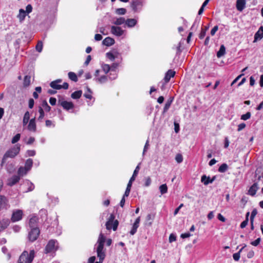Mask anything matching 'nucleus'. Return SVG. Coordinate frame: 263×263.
<instances>
[{
    "label": "nucleus",
    "mask_w": 263,
    "mask_h": 263,
    "mask_svg": "<svg viewBox=\"0 0 263 263\" xmlns=\"http://www.w3.org/2000/svg\"><path fill=\"white\" fill-rule=\"evenodd\" d=\"M118 224L119 222L117 220H115V221H113L112 223V227H111V228H112L114 231H116L117 229Z\"/></svg>",
    "instance_id": "6e6d98bb"
},
{
    "label": "nucleus",
    "mask_w": 263,
    "mask_h": 263,
    "mask_svg": "<svg viewBox=\"0 0 263 263\" xmlns=\"http://www.w3.org/2000/svg\"><path fill=\"white\" fill-rule=\"evenodd\" d=\"M159 190L162 195L164 194L167 192V186L166 184H163L159 186Z\"/></svg>",
    "instance_id": "58836bf2"
},
{
    "label": "nucleus",
    "mask_w": 263,
    "mask_h": 263,
    "mask_svg": "<svg viewBox=\"0 0 263 263\" xmlns=\"http://www.w3.org/2000/svg\"><path fill=\"white\" fill-rule=\"evenodd\" d=\"M176 239V236L173 234H171L170 236H169V241L170 242H172L174 241H175Z\"/></svg>",
    "instance_id": "0e129e2a"
},
{
    "label": "nucleus",
    "mask_w": 263,
    "mask_h": 263,
    "mask_svg": "<svg viewBox=\"0 0 263 263\" xmlns=\"http://www.w3.org/2000/svg\"><path fill=\"white\" fill-rule=\"evenodd\" d=\"M200 21V17L197 16L193 25L191 27V29L192 30H196L198 27L199 23Z\"/></svg>",
    "instance_id": "bb28decb"
},
{
    "label": "nucleus",
    "mask_w": 263,
    "mask_h": 263,
    "mask_svg": "<svg viewBox=\"0 0 263 263\" xmlns=\"http://www.w3.org/2000/svg\"><path fill=\"white\" fill-rule=\"evenodd\" d=\"M257 210L256 209H254L251 212V216H250V222L254 221V219L255 217L256 216V215H257Z\"/></svg>",
    "instance_id": "09e8293b"
},
{
    "label": "nucleus",
    "mask_w": 263,
    "mask_h": 263,
    "mask_svg": "<svg viewBox=\"0 0 263 263\" xmlns=\"http://www.w3.org/2000/svg\"><path fill=\"white\" fill-rule=\"evenodd\" d=\"M257 190V183H254L249 189L248 191V193L249 195L251 196H254L255 195L256 191Z\"/></svg>",
    "instance_id": "b1692460"
},
{
    "label": "nucleus",
    "mask_w": 263,
    "mask_h": 263,
    "mask_svg": "<svg viewBox=\"0 0 263 263\" xmlns=\"http://www.w3.org/2000/svg\"><path fill=\"white\" fill-rule=\"evenodd\" d=\"M20 138H21V135L20 134H17L12 139L11 143L12 144H14V143H16L18 141H19V140L20 139Z\"/></svg>",
    "instance_id": "3c124183"
},
{
    "label": "nucleus",
    "mask_w": 263,
    "mask_h": 263,
    "mask_svg": "<svg viewBox=\"0 0 263 263\" xmlns=\"http://www.w3.org/2000/svg\"><path fill=\"white\" fill-rule=\"evenodd\" d=\"M105 240V236L103 233H101L96 244V246H97L96 251L97 253V256L99 258V261H97L95 263H102L105 257V250L104 249Z\"/></svg>",
    "instance_id": "f257e3e1"
},
{
    "label": "nucleus",
    "mask_w": 263,
    "mask_h": 263,
    "mask_svg": "<svg viewBox=\"0 0 263 263\" xmlns=\"http://www.w3.org/2000/svg\"><path fill=\"white\" fill-rule=\"evenodd\" d=\"M260 240H261V239L260 238H258L255 240H254L253 241H252L251 242V244L252 246H258L259 244V243L260 242Z\"/></svg>",
    "instance_id": "bf43d9fd"
},
{
    "label": "nucleus",
    "mask_w": 263,
    "mask_h": 263,
    "mask_svg": "<svg viewBox=\"0 0 263 263\" xmlns=\"http://www.w3.org/2000/svg\"><path fill=\"white\" fill-rule=\"evenodd\" d=\"M28 129L30 131L35 132L36 129V124H35V118L31 119L29 122L28 125Z\"/></svg>",
    "instance_id": "f3484780"
},
{
    "label": "nucleus",
    "mask_w": 263,
    "mask_h": 263,
    "mask_svg": "<svg viewBox=\"0 0 263 263\" xmlns=\"http://www.w3.org/2000/svg\"><path fill=\"white\" fill-rule=\"evenodd\" d=\"M124 31L120 27L115 26H112L111 27V33L116 36H120L122 35L124 33Z\"/></svg>",
    "instance_id": "9d476101"
},
{
    "label": "nucleus",
    "mask_w": 263,
    "mask_h": 263,
    "mask_svg": "<svg viewBox=\"0 0 263 263\" xmlns=\"http://www.w3.org/2000/svg\"><path fill=\"white\" fill-rule=\"evenodd\" d=\"M102 68L105 73H107L110 70V67L108 64H103L102 65Z\"/></svg>",
    "instance_id": "a18cd8bd"
},
{
    "label": "nucleus",
    "mask_w": 263,
    "mask_h": 263,
    "mask_svg": "<svg viewBox=\"0 0 263 263\" xmlns=\"http://www.w3.org/2000/svg\"><path fill=\"white\" fill-rule=\"evenodd\" d=\"M206 34L205 30L203 29V28L201 29V32L199 34V37L200 39H202L204 37Z\"/></svg>",
    "instance_id": "052dcab7"
},
{
    "label": "nucleus",
    "mask_w": 263,
    "mask_h": 263,
    "mask_svg": "<svg viewBox=\"0 0 263 263\" xmlns=\"http://www.w3.org/2000/svg\"><path fill=\"white\" fill-rule=\"evenodd\" d=\"M33 165V160L32 159H28L26 160L25 164L24 167L26 168L28 171H30Z\"/></svg>",
    "instance_id": "a878e982"
},
{
    "label": "nucleus",
    "mask_w": 263,
    "mask_h": 263,
    "mask_svg": "<svg viewBox=\"0 0 263 263\" xmlns=\"http://www.w3.org/2000/svg\"><path fill=\"white\" fill-rule=\"evenodd\" d=\"M39 112L40 116L37 118V120L40 122H42L45 116V113L43 108L41 106L39 107Z\"/></svg>",
    "instance_id": "473e14b6"
},
{
    "label": "nucleus",
    "mask_w": 263,
    "mask_h": 263,
    "mask_svg": "<svg viewBox=\"0 0 263 263\" xmlns=\"http://www.w3.org/2000/svg\"><path fill=\"white\" fill-rule=\"evenodd\" d=\"M111 69L110 70L111 71H115L117 68L118 67V64L117 63H113L111 66H110Z\"/></svg>",
    "instance_id": "69168bd1"
},
{
    "label": "nucleus",
    "mask_w": 263,
    "mask_h": 263,
    "mask_svg": "<svg viewBox=\"0 0 263 263\" xmlns=\"http://www.w3.org/2000/svg\"><path fill=\"white\" fill-rule=\"evenodd\" d=\"M200 21V17L197 16L193 25L191 27V29L192 30H196L198 27L199 23Z\"/></svg>",
    "instance_id": "cd10ccee"
},
{
    "label": "nucleus",
    "mask_w": 263,
    "mask_h": 263,
    "mask_svg": "<svg viewBox=\"0 0 263 263\" xmlns=\"http://www.w3.org/2000/svg\"><path fill=\"white\" fill-rule=\"evenodd\" d=\"M40 234L39 228L30 229L28 232V238L31 242L36 240Z\"/></svg>",
    "instance_id": "20e7f679"
},
{
    "label": "nucleus",
    "mask_w": 263,
    "mask_h": 263,
    "mask_svg": "<svg viewBox=\"0 0 263 263\" xmlns=\"http://www.w3.org/2000/svg\"><path fill=\"white\" fill-rule=\"evenodd\" d=\"M57 99L55 98L51 97L49 99V103L51 105H55Z\"/></svg>",
    "instance_id": "774afa93"
},
{
    "label": "nucleus",
    "mask_w": 263,
    "mask_h": 263,
    "mask_svg": "<svg viewBox=\"0 0 263 263\" xmlns=\"http://www.w3.org/2000/svg\"><path fill=\"white\" fill-rule=\"evenodd\" d=\"M38 218L36 216L31 217L29 221V226L30 229L39 228L37 227Z\"/></svg>",
    "instance_id": "f8f14e48"
},
{
    "label": "nucleus",
    "mask_w": 263,
    "mask_h": 263,
    "mask_svg": "<svg viewBox=\"0 0 263 263\" xmlns=\"http://www.w3.org/2000/svg\"><path fill=\"white\" fill-rule=\"evenodd\" d=\"M23 211L21 210H17L12 213L11 220L12 222H16L22 219Z\"/></svg>",
    "instance_id": "1a4fd4ad"
},
{
    "label": "nucleus",
    "mask_w": 263,
    "mask_h": 263,
    "mask_svg": "<svg viewBox=\"0 0 263 263\" xmlns=\"http://www.w3.org/2000/svg\"><path fill=\"white\" fill-rule=\"evenodd\" d=\"M228 169V165L226 163L222 164L218 168V172L220 173H224Z\"/></svg>",
    "instance_id": "4c0bfd02"
},
{
    "label": "nucleus",
    "mask_w": 263,
    "mask_h": 263,
    "mask_svg": "<svg viewBox=\"0 0 263 263\" xmlns=\"http://www.w3.org/2000/svg\"><path fill=\"white\" fill-rule=\"evenodd\" d=\"M263 37V26H261L254 35V42L260 40Z\"/></svg>",
    "instance_id": "dca6fc26"
},
{
    "label": "nucleus",
    "mask_w": 263,
    "mask_h": 263,
    "mask_svg": "<svg viewBox=\"0 0 263 263\" xmlns=\"http://www.w3.org/2000/svg\"><path fill=\"white\" fill-rule=\"evenodd\" d=\"M175 73L176 72L175 71L172 69L168 70L165 73V77L164 78V80L165 82L168 83L170 81L171 78L174 77Z\"/></svg>",
    "instance_id": "2eb2a0df"
},
{
    "label": "nucleus",
    "mask_w": 263,
    "mask_h": 263,
    "mask_svg": "<svg viewBox=\"0 0 263 263\" xmlns=\"http://www.w3.org/2000/svg\"><path fill=\"white\" fill-rule=\"evenodd\" d=\"M125 19L123 17H120L119 18H117L113 22V24L116 25H121L125 23Z\"/></svg>",
    "instance_id": "7c9ffc66"
},
{
    "label": "nucleus",
    "mask_w": 263,
    "mask_h": 263,
    "mask_svg": "<svg viewBox=\"0 0 263 263\" xmlns=\"http://www.w3.org/2000/svg\"><path fill=\"white\" fill-rule=\"evenodd\" d=\"M10 224V220L8 218H3L0 220V232L5 230Z\"/></svg>",
    "instance_id": "ddd939ff"
},
{
    "label": "nucleus",
    "mask_w": 263,
    "mask_h": 263,
    "mask_svg": "<svg viewBox=\"0 0 263 263\" xmlns=\"http://www.w3.org/2000/svg\"><path fill=\"white\" fill-rule=\"evenodd\" d=\"M218 26H215L211 30V34L212 35H215L216 32L218 30Z\"/></svg>",
    "instance_id": "338daca9"
},
{
    "label": "nucleus",
    "mask_w": 263,
    "mask_h": 263,
    "mask_svg": "<svg viewBox=\"0 0 263 263\" xmlns=\"http://www.w3.org/2000/svg\"><path fill=\"white\" fill-rule=\"evenodd\" d=\"M32 11V7L31 5L28 4L26 7V10L25 12L27 13V14H29L31 13Z\"/></svg>",
    "instance_id": "4d7b16f0"
},
{
    "label": "nucleus",
    "mask_w": 263,
    "mask_h": 263,
    "mask_svg": "<svg viewBox=\"0 0 263 263\" xmlns=\"http://www.w3.org/2000/svg\"><path fill=\"white\" fill-rule=\"evenodd\" d=\"M58 102L66 110L72 109L74 107V105L71 102L64 101L62 99H59Z\"/></svg>",
    "instance_id": "6e6552de"
},
{
    "label": "nucleus",
    "mask_w": 263,
    "mask_h": 263,
    "mask_svg": "<svg viewBox=\"0 0 263 263\" xmlns=\"http://www.w3.org/2000/svg\"><path fill=\"white\" fill-rule=\"evenodd\" d=\"M175 160L178 163H181L183 161V157L182 155L180 154H177L175 157Z\"/></svg>",
    "instance_id": "864d4df0"
},
{
    "label": "nucleus",
    "mask_w": 263,
    "mask_h": 263,
    "mask_svg": "<svg viewBox=\"0 0 263 263\" xmlns=\"http://www.w3.org/2000/svg\"><path fill=\"white\" fill-rule=\"evenodd\" d=\"M126 25L129 28L134 27L137 23V21L135 18H128L125 20Z\"/></svg>",
    "instance_id": "4be33fe9"
},
{
    "label": "nucleus",
    "mask_w": 263,
    "mask_h": 263,
    "mask_svg": "<svg viewBox=\"0 0 263 263\" xmlns=\"http://www.w3.org/2000/svg\"><path fill=\"white\" fill-rule=\"evenodd\" d=\"M95 80L96 82H97L100 84H102V83H104L107 81L108 77H107V76L104 75V76H102L101 77H100L99 78H95Z\"/></svg>",
    "instance_id": "c756f323"
},
{
    "label": "nucleus",
    "mask_w": 263,
    "mask_h": 263,
    "mask_svg": "<svg viewBox=\"0 0 263 263\" xmlns=\"http://www.w3.org/2000/svg\"><path fill=\"white\" fill-rule=\"evenodd\" d=\"M115 216L113 214H110L109 218L106 223V228L109 230L111 229L112 223L115 221Z\"/></svg>",
    "instance_id": "412c9836"
},
{
    "label": "nucleus",
    "mask_w": 263,
    "mask_h": 263,
    "mask_svg": "<svg viewBox=\"0 0 263 263\" xmlns=\"http://www.w3.org/2000/svg\"><path fill=\"white\" fill-rule=\"evenodd\" d=\"M226 53V48L223 45H221L220 47L219 51L217 52V57L220 58Z\"/></svg>",
    "instance_id": "c85d7f7f"
},
{
    "label": "nucleus",
    "mask_w": 263,
    "mask_h": 263,
    "mask_svg": "<svg viewBox=\"0 0 263 263\" xmlns=\"http://www.w3.org/2000/svg\"><path fill=\"white\" fill-rule=\"evenodd\" d=\"M35 256L34 250H31L29 253L24 251L20 255L17 263H31Z\"/></svg>",
    "instance_id": "7ed1b4c3"
},
{
    "label": "nucleus",
    "mask_w": 263,
    "mask_h": 263,
    "mask_svg": "<svg viewBox=\"0 0 263 263\" xmlns=\"http://www.w3.org/2000/svg\"><path fill=\"white\" fill-rule=\"evenodd\" d=\"M34 104V100L32 98L30 99L29 100V104H28L29 108H31V109L33 107Z\"/></svg>",
    "instance_id": "680f3d73"
},
{
    "label": "nucleus",
    "mask_w": 263,
    "mask_h": 263,
    "mask_svg": "<svg viewBox=\"0 0 263 263\" xmlns=\"http://www.w3.org/2000/svg\"><path fill=\"white\" fill-rule=\"evenodd\" d=\"M246 0H237L236 7L239 11H242L246 7Z\"/></svg>",
    "instance_id": "4468645a"
},
{
    "label": "nucleus",
    "mask_w": 263,
    "mask_h": 263,
    "mask_svg": "<svg viewBox=\"0 0 263 263\" xmlns=\"http://www.w3.org/2000/svg\"><path fill=\"white\" fill-rule=\"evenodd\" d=\"M43 46V44L42 41H39L36 46H35V49H36V51H38L39 52H41L42 51Z\"/></svg>",
    "instance_id": "79ce46f5"
},
{
    "label": "nucleus",
    "mask_w": 263,
    "mask_h": 263,
    "mask_svg": "<svg viewBox=\"0 0 263 263\" xmlns=\"http://www.w3.org/2000/svg\"><path fill=\"white\" fill-rule=\"evenodd\" d=\"M131 187L132 185L127 184L125 192L124 193V194L123 195L124 197H128L129 196L130 192Z\"/></svg>",
    "instance_id": "49530a36"
},
{
    "label": "nucleus",
    "mask_w": 263,
    "mask_h": 263,
    "mask_svg": "<svg viewBox=\"0 0 263 263\" xmlns=\"http://www.w3.org/2000/svg\"><path fill=\"white\" fill-rule=\"evenodd\" d=\"M20 177L18 175H13L12 177L9 178L7 180V184L8 186H12L16 184L20 180Z\"/></svg>",
    "instance_id": "9b49d317"
},
{
    "label": "nucleus",
    "mask_w": 263,
    "mask_h": 263,
    "mask_svg": "<svg viewBox=\"0 0 263 263\" xmlns=\"http://www.w3.org/2000/svg\"><path fill=\"white\" fill-rule=\"evenodd\" d=\"M116 12L117 14L119 15H124L126 12V10L125 8H118L116 10Z\"/></svg>",
    "instance_id": "de8ad7c7"
},
{
    "label": "nucleus",
    "mask_w": 263,
    "mask_h": 263,
    "mask_svg": "<svg viewBox=\"0 0 263 263\" xmlns=\"http://www.w3.org/2000/svg\"><path fill=\"white\" fill-rule=\"evenodd\" d=\"M115 40L110 37H107L102 41L103 45L106 46H110L114 44Z\"/></svg>",
    "instance_id": "aec40b11"
},
{
    "label": "nucleus",
    "mask_w": 263,
    "mask_h": 263,
    "mask_svg": "<svg viewBox=\"0 0 263 263\" xmlns=\"http://www.w3.org/2000/svg\"><path fill=\"white\" fill-rule=\"evenodd\" d=\"M155 215L152 214H148L146 217V220L148 222V224L149 226H151L153 222V221L154 219Z\"/></svg>",
    "instance_id": "e433bc0d"
},
{
    "label": "nucleus",
    "mask_w": 263,
    "mask_h": 263,
    "mask_svg": "<svg viewBox=\"0 0 263 263\" xmlns=\"http://www.w3.org/2000/svg\"><path fill=\"white\" fill-rule=\"evenodd\" d=\"M201 181L205 185H207L211 183V178L209 176H206L205 175L202 176Z\"/></svg>",
    "instance_id": "393cba45"
},
{
    "label": "nucleus",
    "mask_w": 263,
    "mask_h": 263,
    "mask_svg": "<svg viewBox=\"0 0 263 263\" xmlns=\"http://www.w3.org/2000/svg\"><path fill=\"white\" fill-rule=\"evenodd\" d=\"M143 3L140 1H134L131 3V7L135 12H140L142 8Z\"/></svg>",
    "instance_id": "0eeeda50"
},
{
    "label": "nucleus",
    "mask_w": 263,
    "mask_h": 263,
    "mask_svg": "<svg viewBox=\"0 0 263 263\" xmlns=\"http://www.w3.org/2000/svg\"><path fill=\"white\" fill-rule=\"evenodd\" d=\"M57 243V241L54 240H50L48 242L47 245H46L44 252L45 253H49L52 252L53 251L57 250L55 244Z\"/></svg>",
    "instance_id": "39448f33"
},
{
    "label": "nucleus",
    "mask_w": 263,
    "mask_h": 263,
    "mask_svg": "<svg viewBox=\"0 0 263 263\" xmlns=\"http://www.w3.org/2000/svg\"><path fill=\"white\" fill-rule=\"evenodd\" d=\"M26 15H27V13L25 12V11L24 9H20L19 10V13L17 15V17L18 19L19 22L20 23H22L24 21V20L26 16Z\"/></svg>",
    "instance_id": "a211bd4d"
},
{
    "label": "nucleus",
    "mask_w": 263,
    "mask_h": 263,
    "mask_svg": "<svg viewBox=\"0 0 263 263\" xmlns=\"http://www.w3.org/2000/svg\"><path fill=\"white\" fill-rule=\"evenodd\" d=\"M9 206L7 197L4 195H0V211L7 210Z\"/></svg>",
    "instance_id": "423d86ee"
},
{
    "label": "nucleus",
    "mask_w": 263,
    "mask_h": 263,
    "mask_svg": "<svg viewBox=\"0 0 263 263\" xmlns=\"http://www.w3.org/2000/svg\"><path fill=\"white\" fill-rule=\"evenodd\" d=\"M50 86L51 87L54 89H62L61 85L58 84V83H56L55 82L52 81L50 83Z\"/></svg>",
    "instance_id": "ea45409f"
},
{
    "label": "nucleus",
    "mask_w": 263,
    "mask_h": 263,
    "mask_svg": "<svg viewBox=\"0 0 263 263\" xmlns=\"http://www.w3.org/2000/svg\"><path fill=\"white\" fill-rule=\"evenodd\" d=\"M138 227L139 225H137L134 223L132 230L130 231V234L132 235H134L136 233Z\"/></svg>",
    "instance_id": "603ef678"
},
{
    "label": "nucleus",
    "mask_w": 263,
    "mask_h": 263,
    "mask_svg": "<svg viewBox=\"0 0 263 263\" xmlns=\"http://www.w3.org/2000/svg\"><path fill=\"white\" fill-rule=\"evenodd\" d=\"M251 116V112H247L246 114L241 115L240 119L243 120H247L250 118Z\"/></svg>",
    "instance_id": "8fccbe9b"
},
{
    "label": "nucleus",
    "mask_w": 263,
    "mask_h": 263,
    "mask_svg": "<svg viewBox=\"0 0 263 263\" xmlns=\"http://www.w3.org/2000/svg\"><path fill=\"white\" fill-rule=\"evenodd\" d=\"M29 119H30V114H29V111H27L25 113L24 117H23V124L24 126L26 125L28 123V122L29 120Z\"/></svg>",
    "instance_id": "72a5a7b5"
},
{
    "label": "nucleus",
    "mask_w": 263,
    "mask_h": 263,
    "mask_svg": "<svg viewBox=\"0 0 263 263\" xmlns=\"http://www.w3.org/2000/svg\"><path fill=\"white\" fill-rule=\"evenodd\" d=\"M246 247V245H245L242 248H241L240 249V250L237 252V253H234L233 254V259L235 260V261H238L239 258H240V252L243 250H244V249L245 248V247Z\"/></svg>",
    "instance_id": "c9c22d12"
},
{
    "label": "nucleus",
    "mask_w": 263,
    "mask_h": 263,
    "mask_svg": "<svg viewBox=\"0 0 263 263\" xmlns=\"http://www.w3.org/2000/svg\"><path fill=\"white\" fill-rule=\"evenodd\" d=\"M68 78L69 79L75 82H77L78 79L77 76L73 72H69L68 73Z\"/></svg>",
    "instance_id": "f704fd0d"
},
{
    "label": "nucleus",
    "mask_w": 263,
    "mask_h": 263,
    "mask_svg": "<svg viewBox=\"0 0 263 263\" xmlns=\"http://www.w3.org/2000/svg\"><path fill=\"white\" fill-rule=\"evenodd\" d=\"M139 165L140 164H139L136 167L134 173H133V174L132 176V177L130 178V179H129V181L128 183V184H130L132 185V183H133V182L135 181V179H136V177H137L138 173H139V170H140V166H139Z\"/></svg>",
    "instance_id": "6ab92c4d"
},
{
    "label": "nucleus",
    "mask_w": 263,
    "mask_h": 263,
    "mask_svg": "<svg viewBox=\"0 0 263 263\" xmlns=\"http://www.w3.org/2000/svg\"><path fill=\"white\" fill-rule=\"evenodd\" d=\"M248 221L249 219L248 218H246V219L241 223L240 226V228L241 229L245 228L247 226Z\"/></svg>",
    "instance_id": "13d9d810"
},
{
    "label": "nucleus",
    "mask_w": 263,
    "mask_h": 263,
    "mask_svg": "<svg viewBox=\"0 0 263 263\" xmlns=\"http://www.w3.org/2000/svg\"><path fill=\"white\" fill-rule=\"evenodd\" d=\"M106 57L109 59V60H110L111 61H113L115 60V55L113 54L112 53L110 52H107L106 53Z\"/></svg>",
    "instance_id": "5fc2aeb1"
},
{
    "label": "nucleus",
    "mask_w": 263,
    "mask_h": 263,
    "mask_svg": "<svg viewBox=\"0 0 263 263\" xmlns=\"http://www.w3.org/2000/svg\"><path fill=\"white\" fill-rule=\"evenodd\" d=\"M246 124L244 123H240L238 125V129H237V130L238 132H240L241 131V130H242L243 128H245L246 127Z\"/></svg>",
    "instance_id": "e2e57ef3"
},
{
    "label": "nucleus",
    "mask_w": 263,
    "mask_h": 263,
    "mask_svg": "<svg viewBox=\"0 0 263 263\" xmlns=\"http://www.w3.org/2000/svg\"><path fill=\"white\" fill-rule=\"evenodd\" d=\"M172 102V100H167V102L165 103V106L163 108V114L165 113L167 111L168 109H169V108L171 106Z\"/></svg>",
    "instance_id": "a19ab883"
},
{
    "label": "nucleus",
    "mask_w": 263,
    "mask_h": 263,
    "mask_svg": "<svg viewBox=\"0 0 263 263\" xmlns=\"http://www.w3.org/2000/svg\"><path fill=\"white\" fill-rule=\"evenodd\" d=\"M28 172L29 171H28L26 168L23 166H21L18 169L17 175L21 178V177L26 175Z\"/></svg>",
    "instance_id": "5701e85b"
},
{
    "label": "nucleus",
    "mask_w": 263,
    "mask_h": 263,
    "mask_svg": "<svg viewBox=\"0 0 263 263\" xmlns=\"http://www.w3.org/2000/svg\"><path fill=\"white\" fill-rule=\"evenodd\" d=\"M82 95V90H78L72 93L71 95V97L73 99H79Z\"/></svg>",
    "instance_id": "2f4dec72"
},
{
    "label": "nucleus",
    "mask_w": 263,
    "mask_h": 263,
    "mask_svg": "<svg viewBox=\"0 0 263 263\" xmlns=\"http://www.w3.org/2000/svg\"><path fill=\"white\" fill-rule=\"evenodd\" d=\"M21 145L19 144L15 145L14 146L9 149L4 154L2 160L1 166H3L6 160L8 158H13L17 156L20 151Z\"/></svg>",
    "instance_id": "f03ea898"
},
{
    "label": "nucleus",
    "mask_w": 263,
    "mask_h": 263,
    "mask_svg": "<svg viewBox=\"0 0 263 263\" xmlns=\"http://www.w3.org/2000/svg\"><path fill=\"white\" fill-rule=\"evenodd\" d=\"M30 77L26 76L24 79V86L25 87L28 86L30 84Z\"/></svg>",
    "instance_id": "c03bdc74"
},
{
    "label": "nucleus",
    "mask_w": 263,
    "mask_h": 263,
    "mask_svg": "<svg viewBox=\"0 0 263 263\" xmlns=\"http://www.w3.org/2000/svg\"><path fill=\"white\" fill-rule=\"evenodd\" d=\"M6 168L9 173H11L14 171V165L12 163H8L6 165Z\"/></svg>",
    "instance_id": "37998d69"
}]
</instances>
